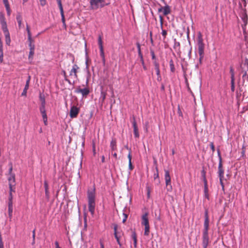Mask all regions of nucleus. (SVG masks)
<instances>
[{"mask_svg": "<svg viewBox=\"0 0 248 248\" xmlns=\"http://www.w3.org/2000/svg\"><path fill=\"white\" fill-rule=\"evenodd\" d=\"M151 54L152 56V60H156V57L155 56V53L153 51H151Z\"/></svg>", "mask_w": 248, "mask_h": 248, "instance_id": "50", "label": "nucleus"}, {"mask_svg": "<svg viewBox=\"0 0 248 248\" xmlns=\"http://www.w3.org/2000/svg\"><path fill=\"white\" fill-rule=\"evenodd\" d=\"M1 28L4 34V35L10 34L9 32L8 31L7 24L1 25Z\"/></svg>", "mask_w": 248, "mask_h": 248, "instance_id": "25", "label": "nucleus"}, {"mask_svg": "<svg viewBox=\"0 0 248 248\" xmlns=\"http://www.w3.org/2000/svg\"><path fill=\"white\" fill-rule=\"evenodd\" d=\"M160 21V25L161 28L162 30V35L164 37V39H165L167 34V32L166 30L163 29V17L161 16H159Z\"/></svg>", "mask_w": 248, "mask_h": 248, "instance_id": "18", "label": "nucleus"}, {"mask_svg": "<svg viewBox=\"0 0 248 248\" xmlns=\"http://www.w3.org/2000/svg\"><path fill=\"white\" fill-rule=\"evenodd\" d=\"M75 92L77 93H81L83 98H86L90 93L89 89L87 87L81 89L79 87L76 88Z\"/></svg>", "mask_w": 248, "mask_h": 248, "instance_id": "6", "label": "nucleus"}, {"mask_svg": "<svg viewBox=\"0 0 248 248\" xmlns=\"http://www.w3.org/2000/svg\"><path fill=\"white\" fill-rule=\"evenodd\" d=\"M26 31L28 33V35H31V32L30 30L29 26L28 24H26Z\"/></svg>", "mask_w": 248, "mask_h": 248, "instance_id": "47", "label": "nucleus"}, {"mask_svg": "<svg viewBox=\"0 0 248 248\" xmlns=\"http://www.w3.org/2000/svg\"><path fill=\"white\" fill-rule=\"evenodd\" d=\"M98 43L99 49L103 48V42H102V37L101 36H99L98 37Z\"/></svg>", "mask_w": 248, "mask_h": 248, "instance_id": "30", "label": "nucleus"}, {"mask_svg": "<svg viewBox=\"0 0 248 248\" xmlns=\"http://www.w3.org/2000/svg\"><path fill=\"white\" fill-rule=\"evenodd\" d=\"M90 8L93 10H96L99 8H103L108 4V3H105V0H90Z\"/></svg>", "mask_w": 248, "mask_h": 248, "instance_id": "2", "label": "nucleus"}, {"mask_svg": "<svg viewBox=\"0 0 248 248\" xmlns=\"http://www.w3.org/2000/svg\"><path fill=\"white\" fill-rule=\"evenodd\" d=\"M128 169L131 171L133 169V166L132 164L131 159L132 156L131 155V152H129L128 155Z\"/></svg>", "mask_w": 248, "mask_h": 248, "instance_id": "22", "label": "nucleus"}, {"mask_svg": "<svg viewBox=\"0 0 248 248\" xmlns=\"http://www.w3.org/2000/svg\"><path fill=\"white\" fill-rule=\"evenodd\" d=\"M44 187H45V192H48V184L46 181H44Z\"/></svg>", "mask_w": 248, "mask_h": 248, "instance_id": "37", "label": "nucleus"}, {"mask_svg": "<svg viewBox=\"0 0 248 248\" xmlns=\"http://www.w3.org/2000/svg\"><path fill=\"white\" fill-rule=\"evenodd\" d=\"M78 69L79 67L77 64H74L73 65L72 69L70 71L69 76H70L71 78L74 80L77 79L78 78L77 73Z\"/></svg>", "mask_w": 248, "mask_h": 248, "instance_id": "7", "label": "nucleus"}, {"mask_svg": "<svg viewBox=\"0 0 248 248\" xmlns=\"http://www.w3.org/2000/svg\"><path fill=\"white\" fill-rule=\"evenodd\" d=\"M89 211L92 216H93L95 211V188L88 190L87 192Z\"/></svg>", "mask_w": 248, "mask_h": 248, "instance_id": "1", "label": "nucleus"}, {"mask_svg": "<svg viewBox=\"0 0 248 248\" xmlns=\"http://www.w3.org/2000/svg\"><path fill=\"white\" fill-rule=\"evenodd\" d=\"M147 197L148 198H150V188L149 187H147Z\"/></svg>", "mask_w": 248, "mask_h": 248, "instance_id": "52", "label": "nucleus"}, {"mask_svg": "<svg viewBox=\"0 0 248 248\" xmlns=\"http://www.w3.org/2000/svg\"><path fill=\"white\" fill-rule=\"evenodd\" d=\"M235 79L231 80V91L232 92H234L235 90Z\"/></svg>", "mask_w": 248, "mask_h": 248, "instance_id": "36", "label": "nucleus"}, {"mask_svg": "<svg viewBox=\"0 0 248 248\" xmlns=\"http://www.w3.org/2000/svg\"><path fill=\"white\" fill-rule=\"evenodd\" d=\"M156 170V173H155L154 174V179H156V178H158L159 177V174H158V170L157 167L155 168Z\"/></svg>", "mask_w": 248, "mask_h": 248, "instance_id": "40", "label": "nucleus"}, {"mask_svg": "<svg viewBox=\"0 0 248 248\" xmlns=\"http://www.w3.org/2000/svg\"><path fill=\"white\" fill-rule=\"evenodd\" d=\"M217 155L219 158V163L218 166V174L219 178H224V171L222 168V158L219 149H217Z\"/></svg>", "mask_w": 248, "mask_h": 248, "instance_id": "4", "label": "nucleus"}, {"mask_svg": "<svg viewBox=\"0 0 248 248\" xmlns=\"http://www.w3.org/2000/svg\"><path fill=\"white\" fill-rule=\"evenodd\" d=\"M169 64H170V69L171 72L172 73L174 72V71L175 70V68L173 61L172 59H171L170 61Z\"/></svg>", "mask_w": 248, "mask_h": 248, "instance_id": "27", "label": "nucleus"}, {"mask_svg": "<svg viewBox=\"0 0 248 248\" xmlns=\"http://www.w3.org/2000/svg\"><path fill=\"white\" fill-rule=\"evenodd\" d=\"M210 145L211 150H212L213 152H214L215 151V148L213 142H211Z\"/></svg>", "mask_w": 248, "mask_h": 248, "instance_id": "51", "label": "nucleus"}, {"mask_svg": "<svg viewBox=\"0 0 248 248\" xmlns=\"http://www.w3.org/2000/svg\"><path fill=\"white\" fill-rule=\"evenodd\" d=\"M100 245L101 248H104V245L101 241H100Z\"/></svg>", "mask_w": 248, "mask_h": 248, "instance_id": "64", "label": "nucleus"}, {"mask_svg": "<svg viewBox=\"0 0 248 248\" xmlns=\"http://www.w3.org/2000/svg\"><path fill=\"white\" fill-rule=\"evenodd\" d=\"M55 248H61L60 246H59V244L58 243V241H55Z\"/></svg>", "mask_w": 248, "mask_h": 248, "instance_id": "58", "label": "nucleus"}, {"mask_svg": "<svg viewBox=\"0 0 248 248\" xmlns=\"http://www.w3.org/2000/svg\"><path fill=\"white\" fill-rule=\"evenodd\" d=\"M5 42L8 45H9L11 42V39L10 34L5 35Z\"/></svg>", "mask_w": 248, "mask_h": 248, "instance_id": "35", "label": "nucleus"}, {"mask_svg": "<svg viewBox=\"0 0 248 248\" xmlns=\"http://www.w3.org/2000/svg\"><path fill=\"white\" fill-rule=\"evenodd\" d=\"M44 123L45 125H46L47 124V117H43Z\"/></svg>", "mask_w": 248, "mask_h": 248, "instance_id": "48", "label": "nucleus"}, {"mask_svg": "<svg viewBox=\"0 0 248 248\" xmlns=\"http://www.w3.org/2000/svg\"><path fill=\"white\" fill-rule=\"evenodd\" d=\"M45 196H46V199H48L49 198V191L48 192H45Z\"/></svg>", "mask_w": 248, "mask_h": 248, "instance_id": "62", "label": "nucleus"}, {"mask_svg": "<svg viewBox=\"0 0 248 248\" xmlns=\"http://www.w3.org/2000/svg\"><path fill=\"white\" fill-rule=\"evenodd\" d=\"M13 209V202H10V203H8V214L10 218L12 217Z\"/></svg>", "mask_w": 248, "mask_h": 248, "instance_id": "21", "label": "nucleus"}, {"mask_svg": "<svg viewBox=\"0 0 248 248\" xmlns=\"http://www.w3.org/2000/svg\"><path fill=\"white\" fill-rule=\"evenodd\" d=\"M16 19L18 23V26L19 29L23 27V25L22 23V17L20 14H18L16 15Z\"/></svg>", "mask_w": 248, "mask_h": 248, "instance_id": "15", "label": "nucleus"}, {"mask_svg": "<svg viewBox=\"0 0 248 248\" xmlns=\"http://www.w3.org/2000/svg\"><path fill=\"white\" fill-rule=\"evenodd\" d=\"M209 242L208 232L202 233V246L203 248H207Z\"/></svg>", "mask_w": 248, "mask_h": 248, "instance_id": "8", "label": "nucleus"}, {"mask_svg": "<svg viewBox=\"0 0 248 248\" xmlns=\"http://www.w3.org/2000/svg\"><path fill=\"white\" fill-rule=\"evenodd\" d=\"M110 146L112 151H116L117 150L116 141L115 140H112L110 142Z\"/></svg>", "mask_w": 248, "mask_h": 248, "instance_id": "24", "label": "nucleus"}, {"mask_svg": "<svg viewBox=\"0 0 248 248\" xmlns=\"http://www.w3.org/2000/svg\"><path fill=\"white\" fill-rule=\"evenodd\" d=\"M133 127L134 135L135 138H139L140 136L138 128L137 125V123L134 117H133V121L132 122Z\"/></svg>", "mask_w": 248, "mask_h": 248, "instance_id": "13", "label": "nucleus"}, {"mask_svg": "<svg viewBox=\"0 0 248 248\" xmlns=\"http://www.w3.org/2000/svg\"><path fill=\"white\" fill-rule=\"evenodd\" d=\"M230 73L231 74V80L235 79L234 70L232 67L230 68Z\"/></svg>", "mask_w": 248, "mask_h": 248, "instance_id": "34", "label": "nucleus"}, {"mask_svg": "<svg viewBox=\"0 0 248 248\" xmlns=\"http://www.w3.org/2000/svg\"><path fill=\"white\" fill-rule=\"evenodd\" d=\"M45 107L46 106H44V102H43L42 103H41V106L39 108V110L40 113L42 114V118L47 116Z\"/></svg>", "mask_w": 248, "mask_h": 248, "instance_id": "16", "label": "nucleus"}, {"mask_svg": "<svg viewBox=\"0 0 248 248\" xmlns=\"http://www.w3.org/2000/svg\"><path fill=\"white\" fill-rule=\"evenodd\" d=\"M40 1L41 5L42 6H44L46 3V0H39Z\"/></svg>", "mask_w": 248, "mask_h": 248, "instance_id": "54", "label": "nucleus"}, {"mask_svg": "<svg viewBox=\"0 0 248 248\" xmlns=\"http://www.w3.org/2000/svg\"><path fill=\"white\" fill-rule=\"evenodd\" d=\"M28 40L29 42V44H33V40L31 38V35H28Z\"/></svg>", "mask_w": 248, "mask_h": 248, "instance_id": "39", "label": "nucleus"}, {"mask_svg": "<svg viewBox=\"0 0 248 248\" xmlns=\"http://www.w3.org/2000/svg\"><path fill=\"white\" fill-rule=\"evenodd\" d=\"M204 193H208V188L207 186V181L204 177Z\"/></svg>", "mask_w": 248, "mask_h": 248, "instance_id": "38", "label": "nucleus"}, {"mask_svg": "<svg viewBox=\"0 0 248 248\" xmlns=\"http://www.w3.org/2000/svg\"><path fill=\"white\" fill-rule=\"evenodd\" d=\"M148 213L145 212L141 216V224L143 226L149 225V219H148Z\"/></svg>", "mask_w": 248, "mask_h": 248, "instance_id": "12", "label": "nucleus"}, {"mask_svg": "<svg viewBox=\"0 0 248 248\" xmlns=\"http://www.w3.org/2000/svg\"><path fill=\"white\" fill-rule=\"evenodd\" d=\"M58 6H59V9H60V13H63V10L62 4L58 5Z\"/></svg>", "mask_w": 248, "mask_h": 248, "instance_id": "55", "label": "nucleus"}, {"mask_svg": "<svg viewBox=\"0 0 248 248\" xmlns=\"http://www.w3.org/2000/svg\"><path fill=\"white\" fill-rule=\"evenodd\" d=\"M61 16H62V22L63 24V25H65V18H64V12L63 13H61Z\"/></svg>", "mask_w": 248, "mask_h": 248, "instance_id": "44", "label": "nucleus"}, {"mask_svg": "<svg viewBox=\"0 0 248 248\" xmlns=\"http://www.w3.org/2000/svg\"><path fill=\"white\" fill-rule=\"evenodd\" d=\"M93 155H95L96 154V152H95V147L94 144H93Z\"/></svg>", "mask_w": 248, "mask_h": 248, "instance_id": "61", "label": "nucleus"}, {"mask_svg": "<svg viewBox=\"0 0 248 248\" xmlns=\"http://www.w3.org/2000/svg\"><path fill=\"white\" fill-rule=\"evenodd\" d=\"M197 42L198 53L199 56L202 57V54H204L205 45L203 43L202 35L201 32L198 33Z\"/></svg>", "mask_w": 248, "mask_h": 248, "instance_id": "3", "label": "nucleus"}, {"mask_svg": "<svg viewBox=\"0 0 248 248\" xmlns=\"http://www.w3.org/2000/svg\"><path fill=\"white\" fill-rule=\"evenodd\" d=\"M3 2L5 6L6 5H9V3H8V0H3Z\"/></svg>", "mask_w": 248, "mask_h": 248, "instance_id": "63", "label": "nucleus"}, {"mask_svg": "<svg viewBox=\"0 0 248 248\" xmlns=\"http://www.w3.org/2000/svg\"><path fill=\"white\" fill-rule=\"evenodd\" d=\"M154 65L155 66V69L156 71V74L157 75H159L160 73V69H159V64L156 61L154 62Z\"/></svg>", "mask_w": 248, "mask_h": 248, "instance_id": "23", "label": "nucleus"}, {"mask_svg": "<svg viewBox=\"0 0 248 248\" xmlns=\"http://www.w3.org/2000/svg\"><path fill=\"white\" fill-rule=\"evenodd\" d=\"M29 46L30 47V52H29V58L30 59L31 58H32L33 57V55L34 53V49H35V46L34 44H29Z\"/></svg>", "mask_w": 248, "mask_h": 248, "instance_id": "17", "label": "nucleus"}, {"mask_svg": "<svg viewBox=\"0 0 248 248\" xmlns=\"http://www.w3.org/2000/svg\"><path fill=\"white\" fill-rule=\"evenodd\" d=\"M204 54H202V57H201V56H200V58H199V63H200V64H202V60L203 59V58L204 57Z\"/></svg>", "mask_w": 248, "mask_h": 248, "instance_id": "57", "label": "nucleus"}, {"mask_svg": "<svg viewBox=\"0 0 248 248\" xmlns=\"http://www.w3.org/2000/svg\"><path fill=\"white\" fill-rule=\"evenodd\" d=\"M248 76L247 75V71H245L244 73V74L243 75L242 78L244 80L246 79H248Z\"/></svg>", "mask_w": 248, "mask_h": 248, "instance_id": "46", "label": "nucleus"}, {"mask_svg": "<svg viewBox=\"0 0 248 248\" xmlns=\"http://www.w3.org/2000/svg\"><path fill=\"white\" fill-rule=\"evenodd\" d=\"M0 248H4L2 238H0Z\"/></svg>", "mask_w": 248, "mask_h": 248, "instance_id": "53", "label": "nucleus"}, {"mask_svg": "<svg viewBox=\"0 0 248 248\" xmlns=\"http://www.w3.org/2000/svg\"><path fill=\"white\" fill-rule=\"evenodd\" d=\"M3 53L0 54V62L2 63L3 62Z\"/></svg>", "mask_w": 248, "mask_h": 248, "instance_id": "60", "label": "nucleus"}, {"mask_svg": "<svg viewBox=\"0 0 248 248\" xmlns=\"http://www.w3.org/2000/svg\"><path fill=\"white\" fill-rule=\"evenodd\" d=\"M223 178H219V182H220V185L222 186V188L223 189L224 186V184H223Z\"/></svg>", "mask_w": 248, "mask_h": 248, "instance_id": "56", "label": "nucleus"}, {"mask_svg": "<svg viewBox=\"0 0 248 248\" xmlns=\"http://www.w3.org/2000/svg\"><path fill=\"white\" fill-rule=\"evenodd\" d=\"M0 22L1 25L7 24L4 17V15L2 13H0Z\"/></svg>", "mask_w": 248, "mask_h": 248, "instance_id": "26", "label": "nucleus"}, {"mask_svg": "<svg viewBox=\"0 0 248 248\" xmlns=\"http://www.w3.org/2000/svg\"><path fill=\"white\" fill-rule=\"evenodd\" d=\"M117 227H118V226L117 224H114V233H120V232H120L119 231H117Z\"/></svg>", "mask_w": 248, "mask_h": 248, "instance_id": "45", "label": "nucleus"}, {"mask_svg": "<svg viewBox=\"0 0 248 248\" xmlns=\"http://www.w3.org/2000/svg\"><path fill=\"white\" fill-rule=\"evenodd\" d=\"M30 80H31V76H29L28 78V79L26 80V83L27 84H29V85L30 84Z\"/></svg>", "mask_w": 248, "mask_h": 248, "instance_id": "59", "label": "nucleus"}, {"mask_svg": "<svg viewBox=\"0 0 248 248\" xmlns=\"http://www.w3.org/2000/svg\"><path fill=\"white\" fill-rule=\"evenodd\" d=\"M125 210H126V207H125L124 210H123V216L124 217L123 219V221H122V222L123 223H124L126 221L127 218V217H128V215L126 213H125Z\"/></svg>", "mask_w": 248, "mask_h": 248, "instance_id": "32", "label": "nucleus"}, {"mask_svg": "<svg viewBox=\"0 0 248 248\" xmlns=\"http://www.w3.org/2000/svg\"><path fill=\"white\" fill-rule=\"evenodd\" d=\"M165 183L167 186H168L167 190L171 191L172 189L171 185V178L170 174V172L168 170H165Z\"/></svg>", "mask_w": 248, "mask_h": 248, "instance_id": "5", "label": "nucleus"}, {"mask_svg": "<svg viewBox=\"0 0 248 248\" xmlns=\"http://www.w3.org/2000/svg\"><path fill=\"white\" fill-rule=\"evenodd\" d=\"M29 85L27 84L26 83L23 92L22 93V94H21L22 96H26V95L27 93V90L29 89Z\"/></svg>", "mask_w": 248, "mask_h": 248, "instance_id": "29", "label": "nucleus"}, {"mask_svg": "<svg viewBox=\"0 0 248 248\" xmlns=\"http://www.w3.org/2000/svg\"><path fill=\"white\" fill-rule=\"evenodd\" d=\"M137 48H138L139 56L140 57V58H142V57H143V56H142V54L141 53V49H140V44L139 43H137Z\"/></svg>", "mask_w": 248, "mask_h": 248, "instance_id": "31", "label": "nucleus"}, {"mask_svg": "<svg viewBox=\"0 0 248 248\" xmlns=\"http://www.w3.org/2000/svg\"><path fill=\"white\" fill-rule=\"evenodd\" d=\"M131 238L133 241L134 247L135 248H137V235L135 232H133L131 234Z\"/></svg>", "mask_w": 248, "mask_h": 248, "instance_id": "19", "label": "nucleus"}, {"mask_svg": "<svg viewBox=\"0 0 248 248\" xmlns=\"http://www.w3.org/2000/svg\"><path fill=\"white\" fill-rule=\"evenodd\" d=\"M5 7L6 8V11H7V15H8V16H9L10 15V14H11V10H10L9 5H6Z\"/></svg>", "mask_w": 248, "mask_h": 248, "instance_id": "42", "label": "nucleus"}, {"mask_svg": "<svg viewBox=\"0 0 248 248\" xmlns=\"http://www.w3.org/2000/svg\"><path fill=\"white\" fill-rule=\"evenodd\" d=\"M79 111V108L76 106H72L70 111V116L74 118L77 117Z\"/></svg>", "mask_w": 248, "mask_h": 248, "instance_id": "10", "label": "nucleus"}, {"mask_svg": "<svg viewBox=\"0 0 248 248\" xmlns=\"http://www.w3.org/2000/svg\"><path fill=\"white\" fill-rule=\"evenodd\" d=\"M162 11H163L164 15H168L170 12V10L169 6L167 5L164 7H162L158 9L159 12H161Z\"/></svg>", "mask_w": 248, "mask_h": 248, "instance_id": "14", "label": "nucleus"}, {"mask_svg": "<svg viewBox=\"0 0 248 248\" xmlns=\"http://www.w3.org/2000/svg\"><path fill=\"white\" fill-rule=\"evenodd\" d=\"M241 18L243 21L244 24L245 25H246L247 24V20H248V18H247V16L246 14H243L242 16L241 17Z\"/></svg>", "mask_w": 248, "mask_h": 248, "instance_id": "33", "label": "nucleus"}, {"mask_svg": "<svg viewBox=\"0 0 248 248\" xmlns=\"http://www.w3.org/2000/svg\"><path fill=\"white\" fill-rule=\"evenodd\" d=\"M9 202L8 203H10V202H12L13 200V196L11 192H10L9 193Z\"/></svg>", "mask_w": 248, "mask_h": 248, "instance_id": "49", "label": "nucleus"}, {"mask_svg": "<svg viewBox=\"0 0 248 248\" xmlns=\"http://www.w3.org/2000/svg\"><path fill=\"white\" fill-rule=\"evenodd\" d=\"M88 57L87 56V54L86 53V68H85V70L86 71V73H87V75H86V85H88L89 82V81H90V78H91V74L89 71V65H88Z\"/></svg>", "mask_w": 248, "mask_h": 248, "instance_id": "9", "label": "nucleus"}, {"mask_svg": "<svg viewBox=\"0 0 248 248\" xmlns=\"http://www.w3.org/2000/svg\"><path fill=\"white\" fill-rule=\"evenodd\" d=\"M114 235L115 239L117 240V242L118 244L120 246V247H121L122 245V244L120 242V238L122 236L121 232H120V233H116V232L114 233Z\"/></svg>", "mask_w": 248, "mask_h": 248, "instance_id": "20", "label": "nucleus"}, {"mask_svg": "<svg viewBox=\"0 0 248 248\" xmlns=\"http://www.w3.org/2000/svg\"><path fill=\"white\" fill-rule=\"evenodd\" d=\"M39 98H40V100L41 101V103H42L43 102H44V106H46V101H45V97L44 96H43L41 94H40Z\"/></svg>", "mask_w": 248, "mask_h": 248, "instance_id": "43", "label": "nucleus"}, {"mask_svg": "<svg viewBox=\"0 0 248 248\" xmlns=\"http://www.w3.org/2000/svg\"><path fill=\"white\" fill-rule=\"evenodd\" d=\"M100 49V55L101 57L102 58V59H104L105 58V54L104 52L103 48L99 49Z\"/></svg>", "mask_w": 248, "mask_h": 248, "instance_id": "41", "label": "nucleus"}, {"mask_svg": "<svg viewBox=\"0 0 248 248\" xmlns=\"http://www.w3.org/2000/svg\"><path fill=\"white\" fill-rule=\"evenodd\" d=\"M209 220L208 216V212L207 211L205 212V219L204 222V229L203 232H208Z\"/></svg>", "mask_w": 248, "mask_h": 248, "instance_id": "11", "label": "nucleus"}, {"mask_svg": "<svg viewBox=\"0 0 248 248\" xmlns=\"http://www.w3.org/2000/svg\"><path fill=\"white\" fill-rule=\"evenodd\" d=\"M144 234L145 236H148L150 233V225L145 226Z\"/></svg>", "mask_w": 248, "mask_h": 248, "instance_id": "28", "label": "nucleus"}]
</instances>
